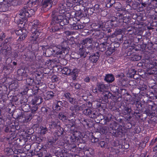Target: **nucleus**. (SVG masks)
<instances>
[{"label":"nucleus","instance_id":"nucleus-38","mask_svg":"<svg viewBox=\"0 0 157 157\" xmlns=\"http://www.w3.org/2000/svg\"><path fill=\"white\" fill-rule=\"evenodd\" d=\"M27 83L29 85L31 86L33 85V84L35 83L34 82V79L33 78L29 77L26 79Z\"/></svg>","mask_w":157,"mask_h":157},{"label":"nucleus","instance_id":"nucleus-27","mask_svg":"<svg viewBox=\"0 0 157 157\" xmlns=\"http://www.w3.org/2000/svg\"><path fill=\"white\" fill-rule=\"evenodd\" d=\"M58 117L60 119L63 121L67 120L68 119V117L66 115V113L64 114L62 112L59 113Z\"/></svg>","mask_w":157,"mask_h":157},{"label":"nucleus","instance_id":"nucleus-37","mask_svg":"<svg viewBox=\"0 0 157 157\" xmlns=\"http://www.w3.org/2000/svg\"><path fill=\"white\" fill-rule=\"evenodd\" d=\"M54 93L52 91H48L46 93V97L47 100L51 99L54 96Z\"/></svg>","mask_w":157,"mask_h":157},{"label":"nucleus","instance_id":"nucleus-43","mask_svg":"<svg viewBox=\"0 0 157 157\" xmlns=\"http://www.w3.org/2000/svg\"><path fill=\"white\" fill-rule=\"evenodd\" d=\"M122 31V30L120 29L116 30L111 35V37H113L118 35L121 34Z\"/></svg>","mask_w":157,"mask_h":157},{"label":"nucleus","instance_id":"nucleus-52","mask_svg":"<svg viewBox=\"0 0 157 157\" xmlns=\"http://www.w3.org/2000/svg\"><path fill=\"white\" fill-rule=\"evenodd\" d=\"M91 110L90 109L87 108V109H84L83 111V113L85 115L89 116L90 113H91Z\"/></svg>","mask_w":157,"mask_h":157},{"label":"nucleus","instance_id":"nucleus-14","mask_svg":"<svg viewBox=\"0 0 157 157\" xmlns=\"http://www.w3.org/2000/svg\"><path fill=\"white\" fill-rule=\"evenodd\" d=\"M21 107L22 110L25 112L29 111L30 109V106L29 104L25 101L21 103Z\"/></svg>","mask_w":157,"mask_h":157},{"label":"nucleus","instance_id":"nucleus-19","mask_svg":"<svg viewBox=\"0 0 157 157\" xmlns=\"http://www.w3.org/2000/svg\"><path fill=\"white\" fill-rule=\"evenodd\" d=\"M97 86L98 88V90L100 92H103L106 89V86L102 82L97 83Z\"/></svg>","mask_w":157,"mask_h":157},{"label":"nucleus","instance_id":"nucleus-8","mask_svg":"<svg viewBox=\"0 0 157 157\" xmlns=\"http://www.w3.org/2000/svg\"><path fill=\"white\" fill-rule=\"evenodd\" d=\"M52 0H44L42 4V10L46 11L50 9L52 6Z\"/></svg>","mask_w":157,"mask_h":157},{"label":"nucleus","instance_id":"nucleus-24","mask_svg":"<svg viewBox=\"0 0 157 157\" xmlns=\"http://www.w3.org/2000/svg\"><path fill=\"white\" fill-rule=\"evenodd\" d=\"M79 70L78 69H74L71 71V75H72V79L73 80H75L78 76Z\"/></svg>","mask_w":157,"mask_h":157},{"label":"nucleus","instance_id":"nucleus-2","mask_svg":"<svg viewBox=\"0 0 157 157\" xmlns=\"http://www.w3.org/2000/svg\"><path fill=\"white\" fill-rule=\"evenodd\" d=\"M35 10L26 6L24 7L20 11L19 15L20 19H18L17 17L15 18V21L19 25H22L24 21L26 20L28 17H31L34 14Z\"/></svg>","mask_w":157,"mask_h":157},{"label":"nucleus","instance_id":"nucleus-9","mask_svg":"<svg viewBox=\"0 0 157 157\" xmlns=\"http://www.w3.org/2000/svg\"><path fill=\"white\" fill-rule=\"evenodd\" d=\"M93 40L92 38H87L85 39L81 42L80 46L84 48L88 47L89 45H91Z\"/></svg>","mask_w":157,"mask_h":157},{"label":"nucleus","instance_id":"nucleus-50","mask_svg":"<svg viewBox=\"0 0 157 157\" xmlns=\"http://www.w3.org/2000/svg\"><path fill=\"white\" fill-rule=\"evenodd\" d=\"M113 6L116 10H118L121 9L122 5L119 2H117L115 3Z\"/></svg>","mask_w":157,"mask_h":157},{"label":"nucleus","instance_id":"nucleus-30","mask_svg":"<svg viewBox=\"0 0 157 157\" xmlns=\"http://www.w3.org/2000/svg\"><path fill=\"white\" fill-rule=\"evenodd\" d=\"M32 24L33 25L32 28H35L36 29H39L41 26L40 25L39 21L37 20L33 21Z\"/></svg>","mask_w":157,"mask_h":157},{"label":"nucleus","instance_id":"nucleus-23","mask_svg":"<svg viewBox=\"0 0 157 157\" xmlns=\"http://www.w3.org/2000/svg\"><path fill=\"white\" fill-rule=\"evenodd\" d=\"M118 124L117 123L114 121H111L109 122V130H112L113 131L114 129L117 128L118 127Z\"/></svg>","mask_w":157,"mask_h":157},{"label":"nucleus","instance_id":"nucleus-58","mask_svg":"<svg viewBox=\"0 0 157 157\" xmlns=\"http://www.w3.org/2000/svg\"><path fill=\"white\" fill-rule=\"evenodd\" d=\"M125 82V79H121V80L120 81L119 85L122 86H125L126 84Z\"/></svg>","mask_w":157,"mask_h":157},{"label":"nucleus","instance_id":"nucleus-61","mask_svg":"<svg viewBox=\"0 0 157 157\" xmlns=\"http://www.w3.org/2000/svg\"><path fill=\"white\" fill-rule=\"evenodd\" d=\"M99 6L98 4H96L95 5L94 7V8H91L90 9V10H96L97 12L98 11H99Z\"/></svg>","mask_w":157,"mask_h":157},{"label":"nucleus","instance_id":"nucleus-56","mask_svg":"<svg viewBox=\"0 0 157 157\" xmlns=\"http://www.w3.org/2000/svg\"><path fill=\"white\" fill-rule=\"evenodd\" d=\"M38 108V107L37 105H33L30 109L31 110V112L32 113H34L37 110Z\"/></svg>","mask_w":157,"mask_h":157},{"label":"nucleus","instance_id":"nucleus-5","mask_svg":"<svg viewBox=\"0 0 157 157\" xmlns=\"http://www.w3.org/2000/svg\"><path fill=\"white\" fill-rule=\"evenodd\" d=\"M3 129L6 133H8L10 136L9 137H5V140H6L7 141L10 142L15 138L16 127L14 125H12L11 126H5L3 128Z\"/></svg>","mask_w":157,"mask_h":157},{"label":"nucleus","instance_id":"nucleus-63","mask_svg":"<svg viewBox=\"0 0 157 157\" xmlns=\"http://www.w3.org/2000/svg\"><path fill=\"white\" fill-rule=\"evenodd\" d=\"M124 127L125 128L127 129H130V128L132 127V125L131 123L130 122L127 123V124L125 125Z\"/></svg>","mask_w":157,"mask_h":157},{"label":"nucleus","instance_id":"nucleus-41","mask_svg":"<svg viewBox=\"0 0 157 157\" xmlns=\"http://www.w3.org/2000/svg\"><path fill=\"white\" fill-rule=\"evenodd\" d=\"M24 94H26L29 95H32L35 94V93H33V90L32 89H28L27 88L26 90H25V92H24Z\"/></svg>","mask_w":157,"mask_h":157},{"label":"nucleus","instance_id":"nucleus-44","mask_svg":"<svg viewBox=\"0 0 157 157\" xmlns=\"http://www.w3.org/2000/svg\"><path fill=\"white\" fill-rule=\"evenodd\" d=\"M2 53L6 56H7L11 53L10 50L8 49V50L5 49H2L1 50Z\"/></svg>","mask_w":157,"mask_h":157},{"label":"nucleus","instance_id":"nucleus-49","mask_svg":"<svg viewBox=\"0 0 157 157\" xmlns=\"http://www.w3.org/2000/svg\"><path fill=\"white\" fill-rule=\"evenodd\" d=\"M66 113V115L68 117H68H75V114H74L73 113H72L69 110H68L67 112Z\"/></svg>","mask_w":157,"mask_h":157},{"label":"nucleus","instance_id":"nucleus-6","mask_svg":"<svg viewBox=\"0 0 157 157\" xmlns=\"http://www.w3.org/2000/svg\"><path fill=\"white\" fill-rule=\"evenodd\" d=\"M63 21L61 23L62 25H65L69 24L71 26V28L74 29V27L77 24L76 21L75 20L77 19L76 17L71 18L68 19L67 18L64 16V15H62Z\"/></svg>","mask_w":157,"mask_h":157},{"label":"nucleus","instance_id":"nucleus-34","mask_svg":"<svg viewBox=\"0 0 157 157\" xmlns=\"http://www.w3.org/2000/svg\"><path fill=\"white\" fill-rule=\"evenodd\" d=\"M70 85L72 87H75L76 90L80 89L81 88V86L80 84L75 82H71Z\"/></svg>","mask_w":157,"mask_h":157},{"label":"nucleus","instance_id":"nucleus-35","mask_svg":"<svg viewBox=\"0 0 157 157\" xmlns=\"http://www.w3.org/2000/svg\"><path fill=\"white\" fill-rule=\"evenodd\" d=\"M92 46L91 45H89L88 47H85V49L86 52V55L89 54L90 55L91 53L93 52Z\"/></svg>","mask_w":157,"mask_h":157},{"label":"nucleus","instance_id":"nucleus-62","mask_svg":"<svg viewBox=\"0 0 157 157\" xmlns=\"http://www.w3.org/2000/svg\"><path fill=\"white\" fill-rule=\"evenodd\" d=\"M99 139L95 137L94 136H92L91 138V142L92 143H96L98 141Z\"/></svg>","mask_w":157,"mask_h":157},{"label":"nucleus","instance_id":"nucleus-45","mask_svg":"<svg viewBox=\"0 0 157 157\" xmlns=\"http://www.w3.org/2000/svg\"><path fill=\"white\" fill-rule=\"evenodd\" d=\"M108 50L106 51V53L107 55H110L112 53L114 52L115 51V49L113 48L110 47H108V48H107Z\"/></svg>","mask_w":157,"mask_h":157},{"label":"nucleus","instance_id":"nucleus-4","mask_svg":"<svg viewBox=\"0 0 157 157\" xmlns=\"http://www.w3.org/2000/svg\"><path fill=\"white\" fill-rule=\"evenodd\" d=\"M56 49L53 48V54L55 53L57 55L63 54V53L65 54H67L70 48L68 46L67 43L66 41H63L62 43L58 45L55 48Z\"/></svg>","mask_w":157,"mask_h":157},{"label":"nucleus","instance_id":"nucleus-11","mask_svg":"<svg viewBox=\"0 0 157 157\" xmlns=\"http://www.w3.org/2000/svg\"><path fill=\"white\" fill-rule=\"evenodd\" d=\"M63 97L65 98L67 100L72 104H75V99L71 97V95L69 92H65L64 94Z\"/></svg>","mask_w":157,"mask_h":157},{"label":"nucleus","instance_id":"nucleus-7","mask_svg":"<svg viewBox=\"0 0 157 157\" xmlns=\"http://www.w3.org/2000/svg\"><path fill=\"white\" fill-rule=\"evenodd\" d=\"M32 33L31 36L32 40L36 41L37 38L39 37L40 34L41 33V30L39 29L32 28L31 30Z\"/></svg>","mask_w":157,"mask_h":157},{"label":"nucleus","instance_id":"nucleus-16","mask_svg":"<svg viewBox=\"0 0 157 157\" xmlns=\"http://www.w3.org/2000/svg\"><path fill=\"white\" fill-rule=\"evenodd\" d=\"M22 118H23V121L27 122L30 121L32 118V115L31 113H25L21 117Z\"/></svg>","mask_w":157,"mask_h":157},{"label":"nucleus","instance_id":"nucleus-47","mask_svg":"<svg viewBox=\"0 0 157 157\" xmlns=\"http://www.w3.org/2000/svg\"><path fill=\"white\" fill-rule=\"evenodd\" d=\"M123 20L122 22L124 23H128L130 20V18L129 16H127L126 14H124V16L123 17Z\"/></svg>","mask_w":157,"mask_h":157},{"label":"nucleus","instance_id":"nucleus-17","mask_svg":"<svg viewBox=\"0 0 157 157\" xmlns=\"http://www.w3.org/2000/svg\"><path fill=\"white\" fill-rule=\"evenodd\" d=\"M51 125V128H60V122L59 120L56 119L52 122Z\"/></svg>","mask_w":157,"mask_h":157},{"label":"nucleus","instance_id":"nucleus-21","mask_svg":"<svg viewBox=\"0 0 157 157\" xmlns=\"http://www.w3.org/2000/svg\"><path fill=\"white\" fill-rule=\"evenodd\" d=\"M100 116H102L101 114H99L97 111L93 110L91 111L89 117L92 118H95Z\"/></svg>","mask_w":157,"mask_h":157},{"label":"nucleus","instance_id":"nucleus-22","mask_svg":"<svg viewBox=\"0 0 157 157\" xmlns=\"http://www.w3.org/2000/svg\"><path fill=\"white\" fill-rule=\"evenodd\" d=\"M79 49L78 50V53L80 56H82L85 58L86 56V52L85 48L79 46Z\"/></svg>","mask_w":157,"mask_h":157},{"label":"nucleus","instance_id":"nucleus-64","mask_svg":"<svg viewBox=\"0 0 157 157\" xmlns=\"http://www.w3.org/2000/svg\"><path fill=\"white\" fill-rule=\"evenodd\" d=\"M131 109L128 107H125L124 108V111H125V113H131Z\"/></svg>","mask_w":157,"mask_h":157},{"label":"nucleus","instance_id":"nucleus-42","mask_svg":"<svg viewBox=\"0 0 157 157\" xmlns=\"http://www.w3.org/2000/svg\"><path fill=\"white\" fill-rule=\"evenodd\" d=\"M47 153V150H43L42 151H40L39 153H38V156L39 157H49L46 155Z\"/></svg>","mask_w":157,"mask_h":157},{"label":"nucleus","instance_id":"nucleus-40","mask_svg":"<svg viewBox=\"0 0 157 157\" xmlns=\"http://www.w3.org/2000/svg\"><path fill=\"white\" fill-rule=\"evenodd\" d=\"M59 129V130H57L56 131L55 134V136H57L59 137L61 136L63 133V129H61L60 128Z\"/></svg>","mask_w":157,"mask_h":157},{"label":"nucleus","instance_id":"nucleus-3","mask_svg":"<svg viewBox=\"0 0 157 157\" xmlns=\"http://www.w3.org/2000/svg\"><path fill=\"white\" fill-rule=\"evenodd\" d=\"M60 3L57 9L53 11L57 12L59 14L63 15L66 12V7H72L73 4L71 2V0H60Z\"/></svg>","mask_w":157,"mask_h":157},{"label":"nucleus","instance_id":"nucleus-39","mask_svg":"<svg viewBox=\"0 0 157 157\" xmlns=\"http://www.w3.org/2000/svg\"><path fill=\"white\" fill-rule=\"evenodd\" d=\"M8 4L13 6H17L18 4V0H8Z\"/></svg>","mask_w":157,"mask_h":157},{"label":"nucleus","instance_id":"nucleus-33","mask_svg":"<svg viewBox=\"0 0 157 157\" xmlns=\"http://www.w3.org/2000/svg\"><path fill=\"white\" fill-rule=\"evenodd\" d=\"M18 74L21 76H26V74L25 71L23 69H19L17 71Z\"/></svg>","mask_w":157,"mask_h":157},{"label":"nucleus","instance_id":"nucleus-25","mask_svg":"<svg viewBox=\"0 0 157 157\" xmlns=\"http://www.w3.org/2000/svg\"><path fill=\"white\" fill-rule=\"evenodd\" d=\"M135 28L134 26H128L125 29V32L130 35H132L135 32Z\"/></svg>","mask_w":157,"mask_h":157},{"label":"nucleus","instance_id":"nucleus-48","mask_svg":"<svg viewBox=\"0 0 157 157\" xmlns=\"http://www.w3.org/2000/svg\"><path fill=\"white\" fill-rule=\"evenodd\" d=\"M84 27V26L83 25L81 24H79L77 23V24H76V25H75L74 27V29L78 30L82 29H83Z\"/></svg>","mask_w":157,"mask_h":157},{"label":"nucleus","instance_id":"nucleus-15","mask_svg":"<svg viewBox=\"0 0 157 157\" xmlns=\"http://www.w3.org/2000/svg\"><path fill=\"white\" fill-rule=\"evenodd\" d=\"M108 44H109L107 42L100 44L98 45L99 50L102 52L104 51L106 49L108 48L109 45Z\"/></svg>","mask_w":157,"mask_h":157},{"label":"nucleus","instance_id":"nucleus-1","mask_svg":"<svg viewBox=\"0 0 157 157\" xmlns=\"http://www.w3.org/2000/svg\"><path fill=\"white\" fill-rule=\"evenodd\" d=\"M52 19L50 25L52 26L51 29L53 32L58 31L63 29L64 26L65 29V25H62L61 23L63 21L62 15L59 14L57 12L53 11L52 13Z\"/></svg>","mask_w":157,"mask_h":157},{"label":"nucleus","instance_id":"nucleus-36","mask_svg":"<svg viewBox=\"0 0 157 157\" xmlns=\"http://www.w3.org/2000/svg\"><path fill=\"white\" fill-rule=\"evenodd\" d=\"M109 130L108 128L107 127L104 126L102 127L100 129V132L102 134H106Z\"/></svg>","mask_w":157,"mask_h":157},{"label":"nucleus","instance_id":"nucleus-12","mask_svg":"<svg viewBox=\"0 0 157 157\" xmlns=\"http://www.w3.org/2000/svg\"><path fill=\"white\" fill-rule=\"evenodd\" d=\"M122 129L121 126L117 127V128L114 129L112 132V134L113 136L117 137L119 135L121 136L122 135Z\"/></svg>","mask_w":157,"mask_h":157},{"label":"nucleus","instance_id":"nucleus-13","mask_svg":"<svg viewBox=\"0 0 157 157\" xmlns=\"http://www.w3.org/2000/svg\"><path fill=\"white\" fill-rule=\"evenodd\" d=\"M100 55L98 52H96L92 54L89 57V59L92 63H96L99 59Z\"/></svg>","mask_w":157,"mask_h":157},{"label":"nucleus","instance_id":"nucleus-57","mask_svg":"<svg viewBox=\"0 0 157 157\" xmlns=\"http://www.w3.org/2000/svg\"><path fill=\"white\" fill-rule=\"evenodd\" d=\"M27 36V35L26 33H22L18 39L19 41H22L24 40Z\"/></svg>","mask_w":157,"mask_h":157},{"label":"nucleus","instance_id":"nucleus-31","mask_svg":"<svg viewBox=\"0 0 157 157\" xmlns=\"http://www.w3.org/2000/svg\"><path fill=\"white\" fill-rule=\"evenodd\" d=\"M71 70L68 67H64L61 70L63 74L66 75H69L71 74Z\"/></svg>","mask_w":157,"mask_h":157},{"label":"nucleus","instance_id":"nucleus-20","mask_svg":"<svg viewBox=\"0 0 157 157\" xmlns=\"http://www.w3.org/2000/svg\"><path fill=\"white\" fill-rule=\"evenodd\" d=\"M78 132L77 131H76L72 133V134L70 136V141L72 142H75L76 140H78V137L77 136L76 133Z\"/></svg>","mask_w":157,"mask_h":157},{"label":"nucleus","instance_id":"nucleus-54","mask_svg":"<svg viewBox=\"0 0 157 157\" xmlns=\"http://www.w3.org/2000/svg\"><path fill=\"white\" fill-rule=\"evenodd\" d=\"M106 4L107 7L109 6V7L112 6L113 4H114L116 3L115 0H110Z\"/></svg>","mask_w":157,"mask_h":157},{"label":"nucleus","instance_id":"nucleus-29","mask_svg":"<svg viewBox=\"0 0 157 157\" xmlns=\"http://www.w3.org/2000/svg\"><path fill=\"white\" fill-rule=\"evenodd\" d=\"M40 128V133L41 135L45 134L48 132V129L45 125L41 126Z\"/></svg>","mask_w":157,"mask_h":157},{"label":"nucleus","instance_id":"nucleus-55","mask_svg":"<svg viewBox=\"0 0 157 157\" xmlns=\"http://www.w3.org/2000/svg\"><path fill=\"white\" fill-rule=\"evenodd\" d=\"M98 145L101 147H105L107 146V143L104 141H101L98 143Z\"/></svg>","mask_w":157,"mask_h":157},{"label":"nucleus","instance_id":"nucleus-60","mask_svg":"<svg viewBox=\"0 0 157 157\" xmlns=\"http://www.w3.org/2000/svg\"><path fill=\"white\" fill-rule=\"evenodd\" d=\"M15 33L17 35H20L23 33L22 30L21 29L16 30H15Z\"/></svg>","mask_w":157,"mask_h":157},{"label":"nucleus","instance_id":"nucleus-32","mask_svg":"<svg viewBox=\"0 0 157 157\" xmlns=\"http://www.w3.org/2000/svg\"><path fill=\"white\" fill-rule=\"evenodd\" d=\"M53 49L50 48L46 49L45 52H44L45 56L47 57H49L52 55H53Z\"/></svg>","mask_w":157,"mask_h":157},{"label":"nucleus","instance_id":"nucleus-53","mask_svg":"<svg viewBox=\"0 0 157 157\" xmlns=\"http://www.w3.org/2000/svg\"><path fill=\"white\" fill-rule=\"evenodd\" d=\"M4 151L5 152L7 153V154L9 153H10V154L8 155H11L13 153V150L10 148H6L5 149Z\"/></svg>","mask_w":157,"mask_h":157},{"label":"nucleus","instance_id":"nucleus-10","mask_svg":"<svg viewBox=\"0 0 157 157\" xmlns=\"http://www.w3.org/2000/svg\"><path fill=\"white\" fill-rule=\"evenodd\" d=\"M43 99L42 97L39 96H37L34 98L31 101V104L33 105H39L42 103Z\"/></svg>","mask_w":157,"mask_h":157},{"label":"nucleus","instance_id":"nucleus-51","mask_svg":"<svg viewBox=\"0 0 157 157\" xmlns=\"http://www.w3.org/2000/svg\"><path fill=\"white\" fill-rule=\"evenodd\" d=\"M141 59V57L137 55H135L132 57V60L135 61H139Z\"/></svg>","mask_w":157,"mask_h":157},{"label":"nucleus","instance_id":"nucleus-18","mask_svg":"<svg viewBox=\"0 0 157 157\" xmlns=\"http://www.w3.org/2000/svg\"><path fill=\"white\" fill-rule=\"evenodd\" d=\"M114 76L110 74H108L106 75L104 78V80L109 83H111L114 80Z\"/></svg>","mask_w":157,"mask_h":157},{"label":"nucleus","instance_id":"nucleus-28","mask_svg":"<svg viewBox=\"0 0 157 157\" xmlns=\"http://www.w3.org/2000/svg\"><path fill=\"white\" fill-rule=\"evenodd\" d=\"M116 16L117 19V21L121 22H122V21L123 20V17L124 16V14H123L122 13L117 12L116 13Z\"/></svg>","mask_w":157,"mask_h":157},{"label":"nucleus","instance_id":"nucleus-46","mask_svg":"<svg viewBox=\"0 0 157 157\" xmlns=\"http://www.w3.org/2000/svg\"><path fill=\"white\" fill-rule=\"evenodd\" d=\"M65 151H59L57 154V156L58 157H66L67 154L64 152Z\"/></svg>","mask_w":157,"mask_h":157},{"label":"nucleus","instance_id":"nucleus-26","mask_svg":"<svg viewBox=\"0 0 157 157\" xmlns=\"http://www.w3.org/2000/svg\"><path fill=\"white\" fill-rule=\"evenodd\" d=\"M81 107H79L77 105H75L74 106H71L69 108V110L71 111L72 113H73L74 114L76 113L77 111L80 109Z\"/></svg>","mask_w":157,"mask_h":157},{"label":"nucleus","instance_id":"nucleus-59","mask_svg":"<svg viewBox=\"0 0 157 157\" xmlns=\"http://www.w3.org/2000/svg\"><path fill=\"white\" fill-rule=\"evenodd\" d=\"M60 63L63 65H66L67 63V61L65 59H62L59 61Z\"/></svg>","mask_w":157,"mask_h":157}]
</instances>
